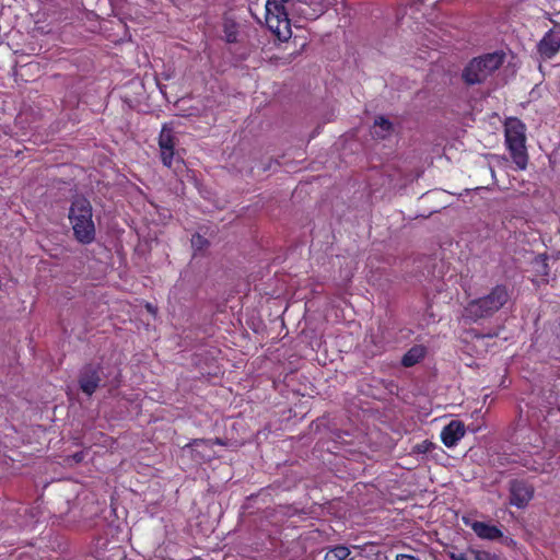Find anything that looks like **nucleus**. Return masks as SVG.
Segmentation results:
<instances>
[{"label":"nucleus","mask_w":560,"mask_h":560,"mask_svg":"<svg viewBox=\"0 0 560 560\" xmlns=\"http://www.w3.org/2000/svg\"><path fill=\"white\" fill-rule=\"evenodd\" d=\"M68 219L72 226L75 241L83 245L95 240V224L91 202L82 196L75 197L69 208Z\"/></svg>","instance_id":"f257e3e1"},{"label":"nucleus","mask_w":560,"mask_h":560,"mask_svg":"<svg viewBox=\"0 0 560 560\" xmlns=\"http://www.w3.org/2000/svg\"><path fill=\"white\" fill-rule=\"evenodd\" d=\"M290 0H267L266 25L280 39L291 36V25L285 3Z\"/></svg>","instance_id":"f03ea898"},{"label":"nucleus","mask_w":560,"mask_h":560,"mask_svg":"<svg viewBox=\"0 0 560 560\" xmlns=\"http://www.w3.org/2000/svg\"><path fill=\"white\" fill-rule=\"evenodd\" d=\"M158 144L160 149V158L164 166L172 168L174 165L184 164L183 158L175 150L177 139L174 130L167 124L162 126L159 135Z\"/></svg>","instance_id":"7ed1b4c3"},{"label":"nucleus","mask_w":560,"mask_h":560,"mask_svg":"<svg viewBox=\"0 0 560 560\" xmlns=\"http://www.w3.org/2000/svg\"><path fill=\"white\" fill-rule=\"evenodd\" d=\"M490 54L474 58L464 69L463 79L467 84L485 81L490 73Z\"/></svg>","instance_id":"20e7f679"},{"label":"nucleus","mask_w":560,"mask_h":560,"mask_svg":"<svg viewBox=\"0 0 560 560\" xmlns=\"http://www.w3.org/2000/svg\"><path fill=\"white\" fill-rule=\"evenodd\" d=\"M490 314V295L472 300L465 307L463 319L465 323L477 322Z\"/></svg>","instance_id":"39448f33"},{"label":"nucleus","mask_w":560,"mask_h":560,"mask_svg":"<svg viewBox=\"0 0 560 560\" xmlns=\"http://www.w3.org/2000/svg\"><path fill=\"white\" fill-rule=\"evenodd\" d=\"M214 444L222 445L220 439L215 440H195L191 444L184 447V452H189L195 460H209L213 456L212 446Z\"/></svg>","instance_id":"423d86ee"},{"label":"nucleus","mask_w":560,"mask_h":560,"mask_svg":"<svg viewBox=\"0 0 560 560\" xmlns=\"http://www.w3.org/2000/svg\"><path fill=\"white\" fill-rule=\"evenodd\" d=\"M465 435V427L460 421L453 420L441 432V440L447 447L455 446Z\"/></svg>","instance_id":"0eeeda50"},{"label":"nucleus","mask_w":560,"mask_h":560,"mask_svg":"<svg viewBox=\"0 0 560 560\" xmlns=\"http://www.w3.org/2000/svg\"><path fill=\"white\" fill-rule=\"evenodd\" d=\"M98 370L93 366H85L80 376V388L82 392L89 396H91L100 384Z\"/></svg>","instance_id":"6e6552de"},{"label":"nucleus","mask_w":560,"mask_h":560,"mask_svg":"<svg viewBox=\"0 0 560 560\" xmlns=\"http://www.w3.org/2000/svg\"><path fill=\"white\" fill-rule=\"evenodd\" d=\"M462 520L478 537L490 538V525L487 522L479 521L475 514L464 515Z\"/></svg>","instance_id":"1a4fd4ad"},{"label":"nucleus","mask_w":560,"mask_h":560,"mask_svg":"<svg viewBox=\"0 0 560 560\" xmlns=\"http://www.w3.org/2000/svg\"><path fill=\"white\" fill-rule=\"evenodd\" d=\"M452 560H490V556L487 551H480L477 549H468L466 552H453L451 553Z\"/></svg>","instance_id":"9d476101"},{"label":"nucleus","mask_w":560,"mask_h":560,"mask_svg":"<svg viewBox=\"0 0 560 560\" xmlns=\"http://www.w3.org/2000/svg\"><path fill=\"white\" fill-rule=\"evenodd\" d=\"M224 39L229 44L237 43L238 40V26L237 23L231 19H225L223 23Z\"/></svg>","instance_id":"9b49d317"},{"label":"nucleus","mask_w":560,"mask_h":560,"mask_svg":"<svg viewBox=\"0 0 560 560\" xmlns=\"http://www.w3.org/2000/svg\"><path fill=\"white\" fill-rule=\"evenodd\" d=\"M393 130V124L385 117L380 116L375 119L373 133L378 138H386Z\"/></svg>","instance_id":"f8f14e48"},{"label":"nucleus","mask_w":560,"mask_h":560,"mask_svg":"<svg viewBox=\"0 0 560 560\" xmlns=\"http://www.w3.org/2000/svg\"><path fill=\"white\" fill-rule=\"evenodd\" d=\"M351 551L346 546H335L329 548L324 557V560H347Z\"/></svg>","instance_id":"ddd939ff"},{"label":"nucleus","mask_w":560,"mask_h":560,"mask_svg":"<svg viewBox=\"0 0 560 560\" xmlns=\"http://www.w3.org/2000/svg\"><path fill=\"white\" fill-rule=\"evenodd\" d=\"M423 358V352H406L401 359L404 366H412Z\"/></svg>","instance_id":"4468645a"},{"label":"nucleus","mask_w":560,"mask_h":560,"mask_svg":"<svg viewBox=\"0 0 560 560\" xmlns=\"http://www.w3.org/2000/svg\"><path fill=\"white\" fill-rule=\"evenodd\" d=\"M191 246L195 250H202L209 246V241L202 235L196 233L191 237Z\"/></svg>","instance_id":"2eb2a0df"},{"label":"nucleus","mask_w":560,"mask_h":560,"mask_svg":"<svg viewBox=\"0 0 560 560\" xmlns=\"http://www.w3.org/2000/svg\"><path fill=\"white\" fill-rule=\"evenodd\" d=\"M481 192H488V187H477L467 191V196H470V202L474 203V206H478L479 199H482L480 196Z\"/></svg>","instance_id":"dca6fc26"},{"label":"nucleus","mask_w":560,"mask_h":560,"mask_svg":"<svg viewBox=\"0 0 560 560\" xmlns=\"http://www.w3.org/2000/svg\"><path fill=\"white\" fill-rule=\"evenodd\" d=\"M433 448V443L429 441H422L413 446L412 452L418 454H424Z\"/></svg>","instance_id":"f3484780"},{"label":"nucleus","mask_w":560,"mask_h":560,"mask_svg":"<svg viewBox=\"0 0 560 560\" xmlns=\"http://www.w3.org/2000/svg\"><path fill=\"white\" fill-rule=\"evenodd\" d=\"M396 560H419V559L409 553H398L396 556Z\"/></svg>","instance_id":"a211bd4d"},{"label":"nucleus","mask_w":560,"mask_h":560,"mask_svg":"<svg viewBox=\"0 0 560 560\" xmlns=\"http://www.w3.org/2000/svg\"><path fill=\"white\" fill-rule=\"evenodd\" d=\"M145 308L152 315H156V312H158L156 306L152 305L151 303H147Z\"/></svg>","instance_id":"6ab92c4d"},{"label":"nucleus","mask_w":560,"mask_h":560,"mask_svg":"<svg viewBox=\"0 0 560 560\" xmlns=\"http://www.w3.org/2000/svg\"><path fill=\"white\" fill-rule=\"evenodd\" d=\"M409 350H411V351H415V350H425V348L423 346H413Z\"/></svg>","instance_id":"aec40b11"}]
</instances>
